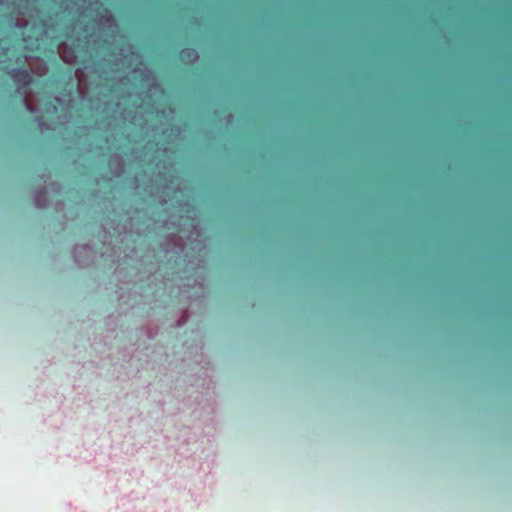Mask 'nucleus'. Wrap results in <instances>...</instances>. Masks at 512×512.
Returning <instances> with one entry per match:
<instances>
[{
    "label": "nucleus",
    "mask_w": 512,
    "mask_h": 512,
    "mask_svg": "<svg viewBox=\"0 0 512 512\" xmlns=\"http://www.w3.org/2000/svg\"><path fill=\"white\" fill-rule=\"evenodd\" d=\"M9 76L11 79L19 86V92L22 94L21 90H25L32 82L33 77L28 69L25 67L14 68L9 71Z\"/></svg>",
    "instance_id": "f257e3e1"
},
{
    "label": "nucleus",
    "mask_w": 512,
    "mask_h": 512,
    "mask_svg": "<svg viewBox=\"0 0 512 512\" xmlns=\"http://www.w3.org/2000/svg\"><path fill=\"white\" fill-rule=\"evenodd\" d=\"M23 102L25 104V106L27 107V110L30 111V112H33V107L30 105V103L28 102L27 98H23Z\"/></svg>",
    "instance_id": "f03ea898"
}]
</instances>
